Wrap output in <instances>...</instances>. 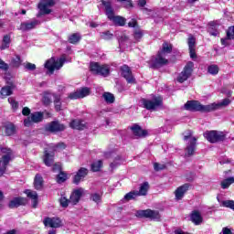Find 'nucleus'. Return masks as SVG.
Returning <instances> with one entry per match:
<instances>
[{
    "label": "nucleus",
    "instance_id": "nucleus-1",
    "mask_svg": "<svg viewBox=\"0 0 234 234\" xmlns=\"http://www.w3.org/2000/svg\"><path fill=\"white\" fill-rule=\"evenodd\" d=\"M231 103L229 99H224L218 103H211L207 105H202L198 101H189L185 104L186 111H199L200 112H211V111H217L220 107H228Z\"/></svg>",
    "mask_w": 234,
    "mask_h": 234
},
{
    "label": "nucleus",
    "instance_id": "nucleus-2",
    "mask_svg": "<svg viewBox=\"0 0 234 234\" xmlns=\"http://www.w3.org/2000/svg\"><path fill=\"white\" fill-rule=\"evenodd\" d=\"M171 50H173V46L169 43H164L162 50L158 52L155 58H151L150 67H152V69H158V67L167 65L165 54H171Z\"/></svg>",
    "mask_w": 234,
    "mask_h": 234
},
{
    "label": "nucleus",
    "instance_id": "nucleus-3",
    "mask_svg": "<svg viewBox=\"0 0 234 234\" xmlns=\"http://www.w3.org/2000/svg\"><path fill=\"white\" fill-rule=\"evenodd\" d=\"M102 5L105 6L106 16L110 21L117 27H123L125 25V18L114 15V10H112L111 1H102Z\"/></svg>",
    "mask_w": 234,
    "mask_h": 234
},
{
    "label": "nucleus",
    "instance_id": "nucleus-4",
    "mask_svg": "<svg viewBox=\"0 0 234 234\" xmlns=\"http://www.w3.org/2000/svg\"><path fill=\"white\" fill-rule=\"evenodd\" d=\"M90 70L93 74H98L99 76H103L104 78H107L109 74L111 73V67L107 64H100L98 62H91L90 64Z\"/></svg>",
    "mask_w": 234,
    "mask_h": 234
},
{
    "label": "nucleus",
    "instance_id": "nucleus-5",
    "mask_svg": "<svg viewBox=\"0 0 234 234\" xmlns=\"http://www.w3.org/2000/svg\"><path fill=\"white\" fill-rule=\"evenodd\" d=\"M204 136L210 144H217L218 142H224L226 140V133L220 131H207Z\"/></svg>",
    "mask_w": 234,
    "mask_h": 234
},
{
    "label": "nucleus",
    "instance_id": "nucleus-6",
    "mask_svg": "<svg viewBox=\"0 0 234 234\" xmlns=\"http://www.w3.org/2000/svg\"><path fill=\"white\" fill-rule=\"evenodd\" d=\"M65 63V58H51L45 63V69H48V74H54V70H59Z\"/></svg>",
    "mask_w": 234,
    "mask_h": 234
},
{
    "label": "nucleus",
    "instance_id": "nucleus-7",
    "mask_svg": "<svg viewBox=\"0 0 234 234\" xmlns=\"http://www.w3.org/2000/svg\"><path fill=\"white\" fill-rule=\"evenodd\" d=\"M1 153H3L2 159H0V176L5 175V171H6V165H8L11 158H12V150L10 148H2Z\"/></svg>",
    "mask_w": 234,
    "mask_h": 234
},
{
    "label": "nucleus",
    "instance_id": "nucleus-8",
    "mask_svg": "<svg viewBox=\"0 0 234 234\" xmlns=\"http://www.w3.org/2000/svg\"><path fill=\"white\" fill-rule=\"evenodd\" d=\"M193 67H195V64L193 62H188L184 69L178 74L176 81H178V83L187 81V80L191 78V74H193Z\"/></svg>",
    "mask_w": 234,
    "mask_h": 234
},
{
    "label": "nucleus",
    "instance_id": "nucleus-9",
    "mask_svg": "<svg viewBox=\"0 0 234 234\" xmlns=\"http://www.w3.org/2000/svg\"><path fill=\"white\" fill-rule=\"evenodd\" d=\"M52 6H54V0H42L38 4L39 13L37 17H41V16H45L50 14L52 12Z\"/></svg>",
    "mask_w": 234,
    "mask_h": 234
},
{
    "label": "nucleus",
    "instance_id": "nucleus-10",
    "mask_svg": "<svg viewBox=\"0 0 234 234\" xmlns=\"http://www.w3.org/2000/svg\"><path fill=\"white\" fill-rule=\"evenodd\" d=\"M142 103L144 109L154 111V109L162 105V97H154L153 100L143 99Z\"/></svg>",
    "mask_w": 234,
    "mask_h": 234
},
{
    "label": "nucleus",
    "instance_id": "nucleus-11",
    "mask_svg": "<svg viewBox=\"0 0 234 234\" xmlns=\"http://www.w3.org/2000/svg\"><path fill=\"white\" fill-rule=\"evenodd\" d=\"M136 217L141 218H151V220H160V213L156 210H139L135 213Z\"/></svg>",
    "mask_w": 234,
    "mask_h": 234
},
{
    "label": "nucleus",
    "instance_id": "nucleus-12",
    "mask_svg": "<svg viewBox=\"0 0 234 234\" xmlns=\"http://www.w3.org/2000/svg\"><path fill=\"white\" fill-rule=\"evenodd\" d=\"M39 122H43V112H36L24 120V125L25 127H30L32 123H39Z\"/></svg>",
    "mask_w": 234,
    "mask_h": 234
},
{
    "label": "nucleus",
    "instance_id": "nucleus-13",
    "mask_svg": "<svg viewBox=\"0 0 234 234\" xmlns=\"http://www.w3.org/2000/svg\"><path fill=\"white\" fill-rule=\"evenodd\" d=\"M184 140H189V144L186 146L185 155L193 156V154H195L197 138L191 137V135H185Z\"/></svg>",
    "mask_w": 234,
    "mask_h": 234
},
{
    "label": "nucleus",
    "instance_id": "nucleus-14",
    "mask_svg": "<svg viewBox=\"0 0 234 234\" xmlns=\"http://www.w3.org/2000/svg\"><path fill=\"white\" fill-rule=\"evenodd\" d=\"M121 74L122 78L126 80L127 83H136V80H134V77H133V72L131 71V68H129V66H122Z\"/></svg>",
    "mask_w": 234,
    "mask_h": 234
},
{
    "label": "nucleus",
    "instance_id": "nucleus-15",
    "mask_svg": "<svg viewBox=\"0 0 234 234\" xmlns=\"http://www.w3.org/2000/svg\"><path fill=\"white\" fill-rule=\"evenodd\" d=\"M44 226H48L49 228H61L63 226V221L58 217L54 218H45L43 220Z\"/></svg>",
    "mask_w": 234,
    "mask_h": 234
},
{
    "label": "nucleus",
    "instance_id": "nucleus-16",
    "mask_svg": "<svg viewBox=\"0 0 234 234\" xmlns=\"http://www.w3.org/2000/svg\"><path fill=\"white\" fill-rule=\"evenodd\" d=\"M90 94V90L89 88H82L78 90L75 92H71L69 95V100H80L81 98H85Z\"/></svg>",
    "mask_w": 234,
    "mask_h": 234
},
{
    "label": "nucleus",
    "instance_id": "nucleus-17",
    "mask_svg": "<svg viewBox=\"0 0 234 234\" xmlns=\"http://www.w3.org/2000/svg\"><path fill=\"white\" fill-rule=\"evenodd\" d=\"M83 193H84L83 188H78L74 190L73 193L70 195L69 204H71V206H76V204L80 202V198H81V197L83 196Z\"/></svg>",
    "mask_w": 234,
    "mask_h": 234
},
{
    "label": "nucleus",
    "instance_id": "nucleus-18",
    "mask_svg": "<svg viewBox=\"0 0 234 234\" xmlns=\"http://www.w3.org/2000/svg\"><path fill=\"white\" fill-rule=\"evenodd\" d=\"M89 175V170L85 167H81L78 170L76 175L74 176L73 178V184H80L82 180H84L85 176Z\"/></svg>",
    "mask_w": 234,
    "mask_h": 234
},
{
    "label": "nucleus",
    "instance_id": "nucleus-19",
    "mask_svg": "<svg viewBox=\"0 0 234 234\" xmlns=\"http://www.w3.org/2000/svg\"><path fill=\"white\" fill-rule=\"evenodd\" d=\"M46 130L49 133H59L65 131V125L58 123V122H52L46 126Z\"/></svg>",
    "mask_w": 234,
    "mask_h": 234
},
{
    "label": "nucleus",
    "instance_id": "nucleus-20",
    "mask_svg": "<svg viewBox=\"0 0 234 234\" xmlns=\"http://www.w3.org/2000/svg\"><path fill=\"white\" fill-rule=\"evenodd\" d=\"M188 189H189V185L187 184H185L177 187L176 190L175 191L176 200H182L186 193H187Z\"/></svg>",
    "mask_w": 234,
    "mask_h": 234
},
{
    "label": "nucleus",
    "instance_id": "nucleus-21",
    "mask_svg": "<svg viewBox=\"0 0 234 234\" xmlns=\"http://www.w3.org/2000/svg\"><path fill=\"white\" fill-rule=\"evenodd\" d=\"M37 25H39V21L36 19L31 20L29 22H23L20 25V30H22V32H27V30H32V28H36Z\"/></svg>",
    "mask_w": 234,
    "mask_h": 234
},
{
    "label": "nucleus",
    "instance_id": "nucleus-22",
    "mask_svg": "<svg viewBox=\"0 0 234 234\" xmlns=\"http://www.w3.org/2000/svg\"><path fill=\"white\" fill-rule=\"evenodd\" d=\"M133 133L136 138H144V136H147V131L143 130L139 125H133L131 127Z\"/></svg>",
    "mask_w": 234,
    "mask_h": 234
},
{
    "label": "nucleus",
    "instance_id": "nucleus-23",
    "mask_svg": "<svg viewBox=\"0 0 234 234\" xmlns=\"http://www.w3.org/2000/svg\"><path fill=\"white\" fill-rule=\"evenodd\" d=\"M43 160H44L45 165H48V167H50V165L54 164V151L48 152V150H45Z\"/></svg>",
    "mask_w": 234,
    "mask_h": 234
},
{
    "label": "nucleus",
    "instance_id": "nucleus-24",
    "mask_svg": "<svg viewBox=\"0 0 234 234\" xmlns=\"http://www.w3.org/2000/svg\"><path fill=\"white\" fill-rule=\"evenodd\" d=\"M27 205V198L25 197H15L9 203V207H19V206Z\"/></svg>",
    "mask_w": 234,
    "mask_h": 234
},
{
    "label": "nucleus",
    "instance_id": "nucleus-25",
    "mask_svg": "<svg viewBox=\"0 0 234 234\" xmlns=\"http://www.w3.org/2000/svg\"><path fill=\"white\" fill-rule=\"evenodd\" d=\"M187 43H188V48L190 52V58H192V59H195V58H197V53L195 52L196 39L193 37H189Z\"/></svg>",
    "mask_w": 234,
    "mask_h": 234
},
{
    "label": "nucleus",
    "instance_id": "nucleus-26",
    "mask_svg": "<svg viewBox=\"0 0 234 234\" xmlns=\"http://www.w3.org/2000/svg\"><path fill=\"white\" fill-rule=\"evenodd\" d=\"M191 221L196 225V226H200V224L203 221L202 215L198 211H194L191 214Z\"/></svg>",
    "mask_w": 234,
    "mask_h": 234
},
{
    "label": "nucleus",
    "instance_id": "nucleus-27",
    "mask_svg": "<svg viewBox=\"0 0 234 234\" xmlns=\"http://www.w3.org/2000/svg\"><path fill=\"white\" fill-rule=\"evenodd\" d=\"M26 195L32 200V207H37V192L26 190Z\"/></svg>",
    "mask_w": 234,
    "mask_h": 234
},
{
    "label": "nucleus",
    "instance_id": "nucleus-28",
    "mask_svg": "<svg viewBox=\"0 0 234 234\" xmlns=\"http://www.w3.org/2000/svg\"><path fill=\"white\" fill-rule=\"evenodd\" d=\"M69 126L71 129H77L78 131H83V129H85V123H83V122L80 120H73L69 123Z\"/></svg>",
    "mask_w": 234,
    "mask_h": 234
},
{
    "label": "nucleus",
    "instance_id": "nucleus-29",
    "mask_svg": "<svg viewBox=\"0 0 234 234\" xmlns=\"http://www.w3.org/2000/svg\"><path fill=\"white\" fill-rule=\"evenodd\" d=\"M147 191H149V183L144 182L141 185L139 191H135L138 197H145L147 195Z\"/></svg>",
    "mask_w": 234,
    "mask_h": 234
},
{
    "label": "nucleus",
    "instance_id": "nucleus-30",
    "mask_svg": "<svg viewBox=\"0 0 234 234\" xmlns=\"http://www.w3.org/2000/svg\"><path fill=\"white\" fill-rule=\"evenodd\" d=\"M14 90V86H5L1 89L0 94L2 98H6V96H11Z\"/></svg>",
    "mask_w": 234,
    "mask_h": 234
},
{
    "label": "nucleus",
    "instance_id": "nucleus-31",
    "mask_svg": "<svg viewBox=\"0 0 234 234\" xmlns=\"http://www.w3.org/2000/svg\"><path fill=\"white\" fill-rule=\"evenodd\" d=\"M101 197H103V192H94L90 194V200L95 204H101Z\"/></svg>",
    "mask_w": 234,
    "mask_h": 234
},
{
    "label": "nucleus",
    "instance_id": "nucleus-32",
    "mask_svg": "<svg viewBox=\"0 0 234 234\" xmlns=\"http://www.w3.org/2000/svg\"><path fill=\"white\" fill-rule=\"evenodd\" d=\"M118 41L121 48H123L125 45L129 43V37H127L125 34H122L121 36H118Z\"/></svg>",
    "mask_w": 234,
    "mask_h": 234
},
{
    "label": "nucleus",
    "instance_id": "nucleus-33",
    "mask_svg": "<svg viewBox=\"0 0 234 234\" xmlns=\"http://www.w3.org/2000/svg\"><path fill=\"white\" fill-rule=\"evenodd\" d=\"M80 39H81V35H80V33H73L69 37V41L72 45H76V43H80Z\"/></svg>",
    "mask_w": 234,
    "mask_h": 234
},
{
    "label": "nucleus",
    "instance_id": "nucleus-34",
    "mask_svg": "<svg viewBox=\"0 0 234 234\" xmlns=\"http://www.w3.org/2000/svg\"><path fill=\"white\" fill-rule=\"evenodd\" d=\"M35 189H42L43 188V177L39 175L35 176L34 181Z\"/></svg>",
    "mask_w": 234,
    "mask_h": 234
},
{
    "label": "nucleus",
    "instance_id": "nucleus-35",
    "mask_svg": "<svg viewBox=\"0 0 234 234\" xmlns=\"http://www.w3.org/2000/svg\"><path fill=\"white\" fill-rule=\"evenodd\" d=\"M5 129L6 136H12V134L16 133V126H14L12 123L5 124Z\"/></svg>",
    "mask_w": 234,
    "mask_h": 234
},
{
    "label": "nucleus",
    "instance_id": "nucleus-36",
    "mask_svg": "<svg viewBox=\"0 0 234 234\" xmlns=\"http://www.w3.org/2000/svg\"><path fill=\"white\" fill-rule=\"evenodd\" d=\"M10 47V36L6 35L4 37L2 44L0 45L1 50H5Z\"/></svg>",
    "mask_w": 234,
    "mask_h": 234
},
{
    "label": "nucleus",
    "instance_id": "nucleus-37",
    "mask_svg": "<svg viewBox=\"0 0 234 234\" xmlns=\"http://www.w3.org/2000/svg\"><path fill=\"white\" fill-rule=\"evenodd\" d=\"M102 166H103V162H101V160L95 161L91 165V170L94 173H98V171H100V169H101Z\"/></svg>",
    "mask_w": 234,
    "mask_h": 234
},
{
    "label": "nucleus",
    "instance_id": "nucleus-38",
    "mask_svg": "<svg viewBox=\"0 0 234 234\" xmlns=\"http://www.w3.org/2000/svg\"><path fill=\"white\" fill-rule=\"evenodd\" d=\"M231 184H234V177H229L221 182L222 189H228Z\"/></svg>",
    "mask_w": 234,
    "mask_h": 234
},
{
    "label": "nucleus",
    "instance_id": "nucleus-39",
    "mask_svg": "<svg viewBox=\"0 0 234 234\" xmlns=\"http://www.w3.org/2000/svg\"><path fill=\"white\" fill-rule=\"evenodd\" d=\"M106 103H114V95L111 92H104L102 95Z\"/></svg>",
    "mask_w": 234,
    "mask_h": 234
},
{
    "label": "nucleus",
    "instance_id": "nucleus-40",
    "mask_svg": "<svg viewBox=\"0 0 234 234\" xmlns=\"http://www.w3.org/2000/svg\"><path fill=\"white\" fill-rule=\"evenodd\" d=\"M218 66L217 65H210L207 68V72L208 74H211L212 76H217V74H218Z\"/></svg>",
    "mask_w": 234,
    "mask_h": 234
},
{
    "label": "nucleus",
    "instance_id": "nucleus-41",
    "mask_svg": "<svg viewBox=\"0 0 234 234\" xmlns=\"http://www.w3.org/2000/svg\"><path fill=\"white\" fill-rule=\"evenodd\" d=\"M61 97L59 95H54V104L56 111H61Z\"/></svg>",
    "mask_w": 234,
    "mask_h": 234
},
{
    "label": "nucleus",
    "instance_id": "nucleus-42",
    "mask_svg": "<svg viewBox=\"0 0 234 234\" xmlns=\"http://www.w3.org/2000/svg\"><path fill=\"white\" fill-rule=\"evenodd\" d=\"M67 178H69V176H67V174L64 173V172H60V173L57 176V182H58V184H63V182H66Z\"/></svg>",
    "mask_w": 234,
    "mask_h": 234
},
{
    "label": "nucleus",
    "instance_id": "nucleus-43",
    "mask_svg": "<svg viewBox=\"0 0 234 234\" xmlns=\"http://www.w3.org/2000/svg\"><path fill=\"white\" fill-rule=\"evenodd\" d=\"M136 197H138L137 192L133 191V192L126 194L123 197V200H125L126 202H129V200H134V198H136Z\"/></svg>",
    "mask_w": 234,
    "mask_h": 234
},
{
    "label": "nucleus",
    "instance_id": "nucleus-44",
    "mask_svg": "<svg viewBox=\"0 0 234 234\" xmlns=\"http://www.w3.org/2000/svg\"><path fill=\"white\" fill-rule=\"evenodd\" d=\"M101 39H104L105 41H109L110 39H112L114 37V35L111 33L110 31H104L101 33Z\"/></svg>",
    "mask_w": 234,
    "mask_h": 234
},
{
    "label": "nucleus",
    "instance_id": "nucleus-45",
    "mask_svg": "<svg viewBox=\"0 0 234 234\" xmlns=\"http://www.w3.org/2000/svg\"><path fill=\"white\" fill-rule=\"evenodd\" d=\"M11 66L15 68H18L21 66V57L16 56L15 58H12L11 60Z\"/></svg>",
    "mask_w": 234,
    "mask_h": 234
},
{
    "label": "nucleus",
    "instance_id": "nucleus-46",
    "mask_svg": "<svg viewBox=\"0 0 234 234\" xmlns=\"http://www.w3.org/2000/svg\"><path fill=\"white\" fill-rule=\"evenodd\" d=\"M8 103H10L13 111H17V109L19 107V102H17V101H16V99H14V97L8 98Z\"/></svg>",
    "mask_w": 234,
    "mask_h": 234
},
{
    "label": "nucleus",
    "instance_id": "nucleus-47",
    "mask_svg": "<svg viewBox=\"0 0 234 234\" xmlns=\"http://www.w3.org/2000/svg\"><path fill=\"white\" fill-rule=\"evenodd\" d=\"M121 164H123V160H122V157L117 156L113 163L110 165V167H112V169H116V167H118V165H121Z\"/></svg>",
    "mask_w": 234,
    "mask_h": 234
},
{
    "label": "nucleus",
    "instance_id": "nucleus-48",
    "mask_svg": "<svg viewBox=\"0 0 234 234\" xmlns=\"http://www.w3.org/2000/svg\"><path fill=\"white\" fill-rule=\"evenodd\" d=\"M208 32L210 36H218V31H217V26H214L213 23H211V26L208 27Z\"/></svg>",
    "mask_w": 234,
    "mask_h": 234
},
{
    "label": "nucleus",
    "instance_id": "nucleus-49",
    "mask_svg": "<svg viewBox=\"0 0 234 234\" xmlns=\"http://www.w3.org/2000/svg\"><path fill=\"white\" fill-rule=\"evenodd\" d=\"M59 202L62 207H69V204H70V200L67 199L65 197H60Z\"/></svg>",
    "mask_w": 234,
    "mask_h": 234
},
{
    "label": "nucleus",
    "instance_id": "nucleus-50",
    "mask_svg": "<svg viewBox=\"0 0 234 234\" xmlns=\"http://www.w3.org/2000/svg\"><path fill=\"white\" fill-rule=\"evenodd\" d=\"M228 39H234V27H230L227 31Z\"/></svg>",
    "mask_w": 234,
    "mask_h": 234
},
{
    "label": "nucleus",
    "instance_id": "nucleus-51",
    "mask_svg": "<svg viewBox=\"0 0 234 234\" xmlns=\"http://www.w3.org/2000/svg\"><path fill=\"white\" fill-rule=\"evenodd\" d=\"M154 171H162V170L165 169V165L154 163Z\"/></svg>",
    "mask_w": 234,
    "mask_h": 234
},
{
    "label": "nucleus",
    "instance_id": "nucleus-52",
    "mask_svg": "<svg viewBox=\"0 0 234 234\" xmlns=\"http://www.w3.org/2000/svg\"><path fill=\"white\" fill-rule=\"evenodd\" d=\"M25 69H27V70H36V64L30 63V62H27L24 65Z\"/></svg>",
    "mask_w": 234,
    "mask_h": 234
},
{
    "label": "nucleus",
    "instance_id": "nucleus-53",
    "mask_svg": "<svg viewBox=\"0 0 234 234\" xmlns=\"http://www.w3.org/2000/svg\"><path fill=\"white\" fill-rule=\"evenodd\" d=\"M143 36H144V33L141 30L135 31V33H134V39L136 41H139L140 39H142Z\"/></svg>",
    "mask_w": 234,
    "mask_h": 234
},
{
    "label": "nucleus",
    "instance_id": "nucleus-54",
    "mask_svg": "<svg viewBox=\"0 0 234 234\" xmlns=\"http://www.w3.org/2000/svg\"><path fill=\"white\" fill-rule=\"evenodd\" d=\"M51 148H52V151H58V149H59V148L60 149H65V144L60 143L57 145H52Z\"/></svg>",
    "mask_w": 234,
    "mask_h": 234
},
{
    "label": "nucleus",
    "instance_id": "nucleus-55",
    "mask_svg": "<svg viewBox=\"0 0 234 234\" xmlns=\"http://www.w3.org/2000/svg\"><path fill=\"white\" fill-rule=\"evenodd\" d=\"M0 69H1V70H8V64H6L1 58H0Z\"/></svg>",
    "mask_w": 234,
    "mask_h": 234
},
{
    "label": "nucleus",
    "instance_id": "nucleus-56",
    "mask_svg": "<svg viewBox=\"0 0 234 234\" xmlns=\"http://www.w3.org/2000/svg\"><path fill=\"white\" fill-rule=\"evenodd\" d=\"M22 114H23L24 116H28V114H30V108H28V107L23 108V110H22Z\"/></svg>",
    "mask_w": 234,
    "mask_h": 234
},
{
    "label": "nucleus",
    "instance_id": "nucleus-57",
    "mask_svg": "<svg viewBox=\"0 0 234 234\" xmlns=\"http://www.w3.org/2000/svg\"><path fill=\"white\" fill-rule=\"evenodd\" d=\"M145 5H147L146 0H139L138 1V6H141V8H144V6H145Z\"/></svg>",
    "mask_w": 234,
    "mask_h": 234
},
{
    "label": "nucleus",
    "instance_id": "nucleus-58",
    "mask_svg": "<svg viewBox=\"0 0 234 234\" xmlns=\"http://www.w3.org/2000/svg\"><path fill=\"white\" fill-rule=\"evenodd\" d=\"M4 234H19V230L11 229V230H8V231L5 232Z\"/></svg>",
    "mask_w": 234,
    "mask_h": 234
},
{
    "label": "nucleus",
    "instance_id": "nucleus-59",
    "mask_svg": "<svg viewBox=\"0 0 234 234\" xmlns=\"http://www.w3.org/2000/svg\"><path fill=\"white\" fill-rule=\"evenodd\" d=\"M128 27L134 28V27H136V20L133 19L131 22H129Z\"/></svg>",
    "mask_w": 234,
    "mask_h": 234
},
{
    "label": "nucleus",
    "instance_id": "nucleus-60",
    "mask_svg": "<svg viewBox=\"0 0 234 234\" xmlns=\"http://www.w3.org/2000/svg\"><path fill=\"white\" fill-rule=\"evenodd\" d=\"M222 233L223 234H232L231 233V229H228V228H223L222 229Z\"/></svg>",
    "mask_w": 234,
    "mask_h": 234
},
{
    "label": "nucleus",
    "instance_id": "nucleus-61",
    "mask_svg": "<svg viewBox=\"0 0 234 234\" xmlns=\"http://www.w3.org/2000/svg\"><path fill=\"white\" fill-rule=\"evenodd\" d=\"M90 27L91 28H96V27H98V24H97L96 22H90Z\"/></svg>",
    "mask_w": 234,
    "mask_h": 234
},
{
    "label": "nucleus",
    "instance_id": "nucleus-62",
    "mask_svg": "<svg viewBox=\"0 0 234 234\" xmlns=\"http://www.w3.org/2000/svg\"><path fill=\"white\" fill-rule=\"evenodd\" d=\"M228 38H221V45H224V46H226V45H228Z\"/></svg>",
    "mask_w": 234,
    "mask_h": 234
},
{
    "label": "nucleus",
    "instance_id": "nucleus-63",
    "mask_svg": "<svg viewBox=\"0 0 234 234\" xmlns=\"http://www.w3.org/2000/svg\"><path fill=\"white\" fill-rule=\"evenodd\" d=\"M117 1H119L120 3H123L125 1H127L128 5L133 6V5L131 4V1H129V0H117Z\"/></svg>",
    "mask_w": 234,
    "mask_h": 234
},
{
    "label": "nucleus",
    "instance_id": "nucleus-64",
    "mask_svg": "<svg viewBox=\"0 0 234 234\" xmlns=\"http://www.w3.org/2000/svg\"><path fill=\"white\" fill-rule=\"evenodd\" d=\"M44 103H46V105H48V103H50V99L45 97L44 98Z\"/></svg>",
    "mask_w": 234,
    "mask_h": 234
}]
</instances>
